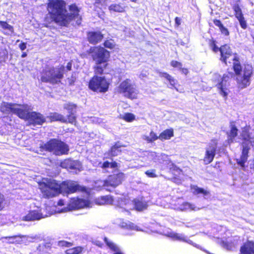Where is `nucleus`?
<instances>
[{"instance_id":"obj_27","label":"nucleus","mask_w":254,"mask_h":254,"mask_svg":"<svg viewBox=\"0 0 254 254\" xmlns=\"http://www.w3.org/2000/svg\"><path fill=\"white\" fill-rule=\"evenodd\" d=\"M113 202V197L110 195L102 196L96 199V203L99 205L110 204Z\"/></svg>"},{"instance_id":"obj_22","label":"nucleus","mask_w":254,"mask_h":254,"mask_svg":"<svg viewBox=\"0 0 254 254\" xmlns=\"http://www.w3.org/2000/svg\"><path fill=\"white\" fill-rule=\"evenodd\" d=\"M158 161L164 165V166L162 167L163 169L166 168L171 169L173 166V164L169 159L168 156L165 154L161 153L159 154V156H158Z\"/></svg>"},{"instance_id":"obj_46","label":"nucleus","mask_w":254,"mask_h":254,"mask_svg":"<svg viewBox=\"0 0 254 254\" xmlns=\"http://www.w3.org/2000/svg\"><path fill=\"white\" fill-rule=\"evenodd\" d=\"M171 65L174 67H176L180 69L182 68V64L181 63L176 61H172L171 63Z\"/></svg>"},{"instance_id":"obj_38","label":"nucleus","mask_w":254,"mask_h":254,"mask_svg":"<svg viewBox=\"0 0 254 254\" xmlns=\"http://www.w3.org/2000/svg\"><path fill=\"white\" fill-rule=\"evenodd\" d=\"M7 55L8 52L6 50L0 49V64L5 62Z\"/></svg>"},{"instance_id":"obj_64","label":"nucleus","mask_w":254,"mask_h":254,"mask_svg":"<svg viewBox=\"0 0 254 254\" xmlns=\"http://www.w3.org/2000/svg\"><path fill=\"white\" fill-rule=\"evenodd\" d=\"M126 212H127V215H129L130 214V212H128V211H126Z\"/></svg>"},{"instance_id":"obj_20","label":"nucleus","mask_w":254,"mask_h":254,"mask_svg":"<svg viewBox=\"0 0 254 254\" xmlns=\"http://www.w3.org/2000/svg\"><path fill=\"white\" fill-rule=\"evenodd\" d=\"M239 254H254V241L247 240L240 247Z\"/></svg>"},{"instance_id":"obj_58","label":"nucleus","mask_w":254,"mask_h":254,"mask_svg":"<svg viewBox=\"0 0 254 254\" xmlns=\"http://www.w3.org/2000/svg\"><path fill=\"white\" fill-rule=\"evenodd\" d=\"M64 204V201L63 199H60L58 202V205L59 206H62Z\"/></svg>"},{"instance_id":"obj_49","label":"nucleus","mask_w":254,"mask_h":254,"mask_svg":"<svg viewBox=\"0 0 254 254\" xmlns=\"http://www.w3.org/2000/svg\"><path fill=\"white\" fill-rule=\"evenodd\" d=\"M220 30L223 34L226 36L229 35V32L228 29L223 26L220 28Z\"/></svg>"},{"instance_id":"obj_54","label":"nucleus","mask_w":254,"mask_h":254,"mask_svg":"<svg viewBox=\"0 0 254 254\" xmlns=\"http://www.w3.org/2000/svg\"><path fill=\"white\" fill-rule=\"evenodd\" d=\"M233 9H234V10L235 11V13L238 12V11L240 12V11H242L240 7V6L237 4H235L233 6Z\"/></svg>"},{"instance_id":"obj_8","label":"nucleus","mask_w":254,"mask_h":254,"mask_svg":"<svg viewBox=\"0 0 254 254\" xmlns=\"http://www.w3.org/2000/svg\"><path fill=\"white\" fill-rule=\"evenodd\" d=\"M109 84L104 77L95 75L89 82V88L94 91L105 93L108 91Z\"/></svg>"},{"instance_id":"obj_39","label":"nucleus","mask_w":254,"mask_h":254,"mask_svg":"<svg viewBox=\"0 0 254 254\" xmlns=\"http://www.w3.org/2000/svg\"><path fill=\"white\" fill-rule=\"evenodd\" d=\"M134 223H125V225H122L121 227L127 230H142L136 226H133Z\"/></svg>"},{"instance_id":"obj_7","label":"nucleus","mask_w":254,"mask_h":254,"mask_svg":"<svg viewBox=\"0 0 254 254\" xmlns=\"http://www.w3.org/2000/svg\"><path fill=\"white\" fill-rule=\"evenodd\" d=\"M118 203L121 207L125 206V209H135L137 211L146 209L148 206L147 202L142 198L131 200L122 197L119 199Z\"/></svg>"},{"instance_id":"obj_12","label":"nucleus","mask_w":254,"mask_h":254,"mask_svg":"<svg viewBox=\"0 0 254 254\" xmlns=\"http://www.w3.org/2000/svg\"><path fill=\"white\" fill-rule=\"evenodd\" d=\"M90 53L96 63H106L110 57V53L103 47L91 48Z\"/></svg>"},{"instance_id":"obj_41","label":"nucleus","mask_w":254,"mask_h":254,"mask_svg":"<svg viewBox=\"0 0 254 254\" xmlns=\"http://www.w3.org/2000/svg\"><path fill=\"white\" fill-rule=\"evenodd\" d=\"M58 245L61 247H70L73 245V243L68 242L64 240L59 241L58 242Z\"/></svg>"},{"instance_id":"obj_21","label":"nucleus","mask_w":254,"mask_h":254,"mask_svg":"<svg viewBox=\"0 0 254 254\" xmlns=\"http://www.w3.org/2000/svg\"><path fill=\"white\" fill-rule=\"evenodd\" d=\"M103 37V35L100 32H90L87 35L88 41L93 44H96L100 42Z\"/></svg>"},{"instance_id":"obj_56","label":"nucleus","mask_w":254,"mask_h":254,"mask_svg":"<svg viewBox=\"0 0 254 254\" xmlns=\"http://www.w3.org/2000/svg\"><path fill=\"white\" fill-rule=\"evenodd\" d=\"M181 19L179 17H176L175 18V24L176 26H179L181 24Z\"/></svg>"},{"instance_id":"obj_45","label":"nucleus","mask_w":254,"mask_h":254,"mask_svg":"<svg viewBox=\"0 0 254 254\" xmlns=\"http://www.w3.org/2000/svg\"><path fill=\"white\" fill-rule=\"evenodd\" d=\"M145 174L149 177L155 178L156 177L155 170H147L145 172Z\"/></svg>"},{"instance_id":"obj_29","label":"nucleus","mask_w":254,"mask_h":254,"mask_svg":"<svg viewBox=\"0 0 254 254\" xmlns=\"http://www.w3.org/2000/svg\"><path fill=\"white\" fill-rule=\"evenodd\" d=\"M122 146L120 142H117L114 146L112 147L110 151L108 153V156H116L121 151L120 148Z\"/></svg>"},{"instance_id":"obj_19","label":"nucleus","mask_w":254,"mask_h":254,"mask_svg":"<svg viewBox=\"0 0 254 254\" xmlns=\"http://www.w3.org/2000/svg\"><path fill=\"white\" fill-rule=\"evenodd\" d=\"M64 108L67 111L68 114L66 118L68 122L71 124H75L76 121V106L75 104L68 103L64 105Z\"/></svg>"},{"instance_id":"obj_28","label":"nucleus","mask_w":254,"mask_h":254,"mask_svg":"<svg viewBox=\"0 0 254 254\" xmlns=\"http://www.w3.org/2000/svg\"><path fill=\"white\" fill-rule=\"evenodd\" d=\"M174 136V131L173 129H167L164 130L162 132H161L159 136V139L161 140H168L170 139L172 137Z\"/></svg>"},{"instance_id":"obj_50","label":"nucleus","mask_w":254,"mask_h":254,"mask_svg":"<svg viewBox=\"0 0 254 254\" xmlns=\"http://www.w3.org/2000/svg\"><path fill=\"white\" fill-rule=\"evenodd\" d=\"M4 196L0 193V210L3 207Z\"/></svg>"},{"instance_id":"obj_25","label":"nucleus","mask_w":254,"mask_h":254,"mask_svg":"<svg viewBox=\"0 0 254 254\" xmlns=\"http://www.w3.org/2000/svg\"><path fill=\"white\" fill-rule=\"evenodd\" d=\"M159 76L161 77H164V78L166 79L168 82L170 83L169 86H168L170 88H175L177 91L178 89L175 86L176 83H177V80L174 79L172 76H171L170 75L168 74L166 72H159Z\"/></svg>"},{"instance_id":"obj_17","label":"nucleus","mask_w":254,"mask_h":254,"mask_svg":"<svg viewBox=\"0 0 254 254\" xmlns=\"http://www.w3.org/2000/svg\"><path fill=\"white\" fill-rule=\"evenodd\" d=\"M125 178L124 174L120 173L110 176L108 179L103 183V186L108 187L111 186L115 187L120 185Z\"/></svg>"},{"instance_id":"obj_37","label":"nucleus","mask_w":254,"mask_h":254,"mask_svg":"<svg viewBox=\"0 0 254 254\" xmlns=\"http://www.w3.org/2000/svg\"><path fill=\"white\" fill-rule=\"evenodd\" d=\"M109 9L110 11H113L118 12H122L124 11V7L120 4H112L111 5Z\"/></svg>"},{"instance_id":"obj_10","label":"nucleus","mask_w":254,"mask_h":254,"mask_svg":"<svg viewBox=\"0 0 254 254\" xmlns=\"http://www.w3.org/2000/svg\"><path fill=\"white\" fill-rule=\"evenodd\" d=\"M117 91L129 98H135L137 94V90L131 84L130 80L128 79L121 83L117 88Z\"/></svg>"},{"instance_id":"obj_51","label":"nucleus","mask_w":254,"mask_h":254,"mask_svg":"<svg viewBox=\"0 0 254 254\" xmlns=\"http://www.w3.org/2000/svg\"><path fill=\"white\" fill-rule=\"evenodd\" d=\"M26 47H27V43H26L21 42L19 45V48L22 51L25 50L26 49Z\"/></svg>"},{"instance_id":"obj_4","label":"nucleus","mask_w":254,"mask_h":254,"mask_svg":"<svg viewBox=\"0 0 254 254\" xmlns=\"http://www.w3.org/2000/svg\"><path fill=\"white\" fill-rule=\"evenodd\" d=\"M241 136L244 141L242 143V153L240 158L236 160L237 164L243 169L248 160L250 145L254 146V132H250L248 127H245L242 129Z\"/></svg>"},{"instance_id":"obj_47","label":"nucleus","mask_w":254,"mask_h":254,"mask_svg":"<svg viewBox=\"0 0 254 254\" xmlns=\"http://www.w3.org/2000/svg\"><path fill=\"white\" fill-rule=\"evenodd\" d=\"M239 21L241 27L243 29H245L247 27V23L245 20L244 17H242V18H239L238 19Z\"/></svg>"},{"instance_id":"obj_6","label":"nucleus","mask_w":254,"mask_h":254,"mask_svg":"<svg viewBox=\"0 0 254 254\" xmlns=\"http://www.w3.org/2000/svg\"><path fill=\"white\" fill-rule=\"evenodd\" d=\"M40 147L53 152L56 155L67 154L69 151L68 145L64 142L56 139H52L46 143L41 144Z\"/></svg>"},{"instance_id":"obj_31","label":"nucleus","mask_w":254,"mask_h":254,"mask_svg":"<svg viewBox=\"0 0 254 254\" xmlns=\"http://www.w3.org/2000/svg\"><path fill=\"white\" fill-rule=\"evenodd\" d=\"M96 65L94 67V71L96 74H102L103 73L104 69L106 68L107 64L104 63H96Z\"/></svg>"},{"instance_id":"obj_43","label":"nucleus","mask_w":254,"mask_h":254,"mask_svg":"<svg viewBox=\"0 0 254 254\" xmlns=\"http://www.w3.org/2000/svg\"><path fill=\"white\" fill-rule=\"evenodd\" d=\"M123 119L127 122H131L134 119V116L131 113L126 114L123 117Z\"/></svg>"},{"instance_id":"obj_13","label":"nucleus","mask_w":254,"mask_h":254,"mask_svg":"<svg viewBox=\"0 0 254 254\" xmlns=\"http://www.w3.org/2000/svg\"><path fill=\"white\" fill-rule=\"evenodd\" d=\"M23 109L26 113V117L22 119L27 120L30 124L34 126L41 125L45 122V118L42 114L35 112H29V108L28 105H23Z\"/></svg>"},{"instance_id":"obj_24","label":"nucleus","mask_w":254,"mask_h":254,"mask_svg":"<svg viewBox=\"0 0 254 254\" xmlns=\"http://www.w3.org/2000/svg\"><path fill=\"white\" fill-rule=\"evenodd\" d=\"M177 208L182 211H197L200 209V208L195 206L194 204L187 202H183L177 207Z\"/></svg>"},{"instance_id":"obj_62","label":"nucleus","mask_w":254,"mask_h":254,"mask_svg":"<svg viewBox=\"0 0 254 254\" xmlns=\"http://www.w3.org/2000/svg\"><path fill=\"white\" fill-rule=\"evenodd\" d=\"M115 253L114 254H123L122 253H121L119 250L117 251V252H115Z\"/></svg>"},{"instance_id":"obj_26","label":"nucleus","mask_w":254,"mask_h":254,"mask_svg":"<svg viewBox=\"0 0 254 254\" xmlns=\"http://www.w3.org/2000/svg\"><path fill=\"white\" fill-rule=\"evenodd\" d=\"M0 26L5 35H11L14 32L13 27L5 21H0Z\"/></svg>"},{"instance_id":"obj_16","label":"nucleus","mask_w":254,"mask_h":254,"mask_svg":"<svg viewBox=\"0 0 254 254\" xmlns=\"http://www.w3.org/2000/svg\"><path fill=\"white\" fill-rule=\"evenodd\" d=\"M89 202L85 199L81 198H72L67 204L66 210L71 211L75 209H81L85 207H89Z\"/></svg>"},{"instance_id":"obj_9","label":"nucleus","mask_w":254,"mask_h":254,"mask_svg":"<svg viewBox=\"0 0 254 254\" xmlns=\"http://www.w3.org/2000/svg\"><path fill=\"white\" fill-rule=\"evenodd\" d=\"M0 110L4 114H14L20 118L26 117V113L23 109V105L2 102L0 106Z\"/></svg>"},{"instance_id":"obj_60","label":"nucleus","mask_w":254,"mask_h":254,"mask_svg":"<svg viewBox=\"0 0 254 254\" xmlns=\"http://www.w3.org/2000/svg\"><path fill=\"white\" fill-rule=\"evenodd\" d=\"M182 70V72L184 73L185 74H187L188 73V70L187 68H181Z\"/></svg>"},{"instance_id":"obj_40","label":"nucleus","mask_w":254,"mask_h":254,"mask_svg":"<svg viewBox=\"0 0 254 254\" xmlns=\"http://www.w3.org/2000/svg\"><path fill=\"white\" fill-rule=\"evenodd\" d=\"M222 246L224 248L229 251L233 250L235 248V245L231 242H223Z\"/></svg>"},{"instance_id":"obj_59","label":"nucleus","mask_w":254,"mask_h":254,"mask_svg":"<svg viewBox=\"0 0 254 254\" xmlns=\"http://www.w3.org/2000/svg\"><path fill=\"white\" fill-rule=\"evenodd\" d=\"M72 64L70 63H68L66 65V68L68 70H70L71 69Z\"/></svg>"},{"instance_id":"obj_53","label":"nucleus","mask_w":254,"mask_h":254,"mask_svg":"<svg viewBox=\"0 0 254 254\" xmlns=\"http://www.w3.org/2000/svg\"><path fill=\"white\" fill-rule=\"evenodd\" d=\"M211 47L212 49V50L214 52H217V51H219V49L214 43H212L211 44Z\"/></svg>"},{"instance_id":"obj_2","label":"nucleus","mask_w":254,"mask_h":254,"mask_svg":"<svg viewBox=\"0 0 254 254\" xmlns=\"http://www.w3.org/2000/svg\"><path fill=\"white\" fill-rule=\"evenodd\" d=\"M39 188L43 195L45 198L53 197L63 191L66 193H74L76 191H85L86 188L79 185L77 182L72 181L63 182L58 184L55 180H49L39 184Z\"/></svg>"},{"instance_id":"obj_52","label":"nucleus","mask_w":254,"mask_h":254,"mask_svg":"<svg viewBox=\"0 0 254 254\" xmlns=\"http://www.w3.org/2000/svg\"><path fill=\"white\" fill-rule=\"evenodd\" d=\"M213 22L216 26H218L219 28V29L223 26L221 22L219 20L215 19L214 20Z\"/></svg>"},{"instance_id":"obj_33","label":"nucleus","mask_w":254,"mask_h":254,"mask_svg":"<svg viewBox=\"0 0 254 254\" xmlns=\"http://www.w3.org/2000/svg\"><path fill=\"white\" fill-rule=\"evenodd\" d=\"M192 192L194 194H202L204 195L209 194V192L202 188H198L196 186H193L191 187Z\"/></svg>"},{"instance_id":"obj_61","label":"nucleus","mask_w":254,"mask_h":254,"mask_svg":"<svg viewBox=\"0 0 254 254\" xmlns=\"http://www.w3.org/2000/svg\"><path fill=\"white\" fill-rule=\"evenodd\" d=\"M27 56L26 52H23L21 55L22 58H25Z\"/></svg>"},{"instance_id":"obj_55","label":"nucleus","mask_w":254,"mask_h":254,"mask_svg":"<svg viewBox=\"0 0 254 254\" xmlns=\"http://www.w3.org/2000/svg\"><path fill=\"white\" fill-rule=\"evenodd\" d=\"M235 13V16H236V17L238 19L239 18H242V17H243V14L242 12V11H240V12H236Z\"/></svg>"},{"instance_id":"obj_5","label":"nucleus","mask_w":254,"mask_h":254,"mask_svg":"<svg viewBox=\"0 0 254 254\" xmlns=\"http://www.w3.org/2000/svg\"><path fill=\"white\" fill-rule=\"evenodd\" d=\"M64 67L63 66L60 67H47L41 75V80L44 82H50L56 84L60 82L63 78Z\"/></svg>"},{"instance_id":"obj_35","label":"nucleus","mask_w":254,"mask_h":254,"mask_svg":"<svg viewBox=\"0 0 254 254\" xmlns=\"http://www.w3.org/2000/svg\"><path fill=\"white\" fill-rule=\"evenodd\" d=\"M66 162L69 165L70 169L78 170V171H80L81 167L79 162L77 161H67Z\"/></svg>"},{"instance_id":"obj_48","label":"nucleus","mask_w":254,"mask_h":254,"mask_svg":"<svg viewBox=\"0 0 254 254\" xmlns=\"http://www.w3.org/2000/svg\"><path fill=\"white\" fill-rule=\"evenodd\" d=\"M99 165L103 168H109V167H110V162H109V161H105L103 163H102L101 162H100L99 163Z\"/></svg>"},{"instance_id":"obj_36","label":"nucleus","mask_w":254,"mask_h":254,"mask_svg":"<svg viewBox=\"0 0 254 254\" xmlns=\"http://www.w3.org/2000/svg\"><path fill=\"white\" fill-rule=\"evenodd\" d=\"M104 241L105 242L107 246L112 251L114 252H117L119 251L118 247L116 246L115 244L113 242L109 241L107 238L105 237L104 238Z\"/></svg>"},{"instance_id":"obj_1","label":"nucleus","mask_w":254,"mask_h":254,"mask_svg":"<svg viewBox=\"0 0 254 254\" xmlns=\"http://www.w3.org/2000/svg\"><path fill=\"white\" fill-rule=\"evenodd\" d=\"M65 3L63 0H51L48 5V10L52 18L57 23L65 25L69 21L76 20L77 25L81 23V19L78 14L79 9L75 4L69 6L70 14L68 15L65 8Z\"/></svg>"},{"instance_id":"obj_44","label":"nucleus","mask_w":254,"mask_h":254,"mask_svg":"<svg viewBox=\"0 0 254 254\" xmlns=\"http://www.w3.org/2000/svg\"><path fill=\"white\" fill-rule=\"evenodd\" d=\"M104 45L106 48L111 49H113L115 46L114 42L112 40L106 41Z\"/></svg>"},{"instance_id":"obj_14","label":"nucleus","mask_w":254,"mask_h":254,"mask_svg":"<svg viewBox=\"0 0 254 254\" xmlns=\"http://www.w3.org/2000/svg\"><path fill=\"white\" fill-rule=\"evenodd\" d=\"M234 76L232 72H227L223 74L221 81L217 85V88L220 90V93L224 97L228 95V87L230 85L231 79Z\"/></svg>"},{"instance_id":"obj_57","label":"nucleus","mask_w":254,"mask_h":254,"mask_svg":"<svg viewBox=\"0 0 254 254\" xmlns=\"http://www.w3.org/2000/svg\"><path fill=\"white\" fill-rule=\"evenodd\" d=\"M118 166L117 163L116 162H110V167L112 168H116Z\"/></svg>"},{"instance_id":"obj_23","label":"nucleus","mask_w":254,"mask_h":254,"mask_svg":"<svg viewBox=\"0 0 254 254\" xmlns=\"http://www.w3.org/2000/svg\"><path fill=\"white\" fill-rule=\"evenodd\" d=\"M238 129L234 125V123L230 124V130L228 133V139L229 143H232L235 140V138L238 135Z\"/></svg>"},{"instance_id":"obj_18","label":"nucleus","mask_w":254,"mask_h":254,"mask_svg":"<svg viewBox=\"0 0 254 254\" xmlns=\"http://www.w3.org/2000/svg\"><path fill=\"white\" fill-rule=\"evenodd\" d=\"M41 211V209L30 210L22 217V220L25 221H39L42 218L47 217V215L43 214Z\"/></svg>"},{"instance_id":"obj_30","label":"nucleus","mask_w":254,"mask_h":254,"mask_svg":"<svg viewBox=\"0 0 254 254\" xmlns=\"http://www.w3.org/2000/svg\"><path fill=\"white\" fill-rule=\"evenodd\" d=\"M50 120L51 121H60L63 123H66L68 122L66 117L57 113L52 114L50 116Z\"/></svg>"},{"instance_id":"obj_63","label":"nucleus","mask_w":254,"mask_h":254,"mask_svg":"<svg viewBox=\"0 0 254 254\" xmlns=\"http://www.w3.org/2000/svg\"><path fill=\"white\" fill-rule=\"evenodd\" d=\"M96 245L98 246L99 247H102V246H103V244H102V243L97 244V243Z\"/></svg>"},{"instance_id":"obj_15","label":"nucleus","mask_w":254,"mask_h":254,"mask_svg":"<svg viewBox=\"0 0 254 254\" xmlns=\"http://www.w3.org/2000/svg\"><path fill=\"white\" fill-rule=\"evenodd\" d=\"M217 145V140H212L211 142L205 148V153L203 159L205 164H209L213 161L216 154Z\"/></svg>"},{"instance_id":"obj_3","label":"nucleus","mask_w":254,"mask_h":254,"mask_svg":"<svg viewBox=\"0 0 254 254\" xmlns=\"http://www.w3.org/2000/svg\"><path fill=\"white\" fill-rule=\"evenodd\" d=\"M233 67L238 88L242 89L249 86L253 73L252 65L246 64L242 67L240 62H235Z\"/></svg>"},{"instance_id":"obj_32","label":"nucleus","mask_w":254,"mask_h":254,"mask_svg":"<svg viewBox=\"0 0 254 254\" xmlns=\"http://www.w3.org/2000/svg\"><path fill=\"white\" fill-rule=\"evenodd\" d=\"M143 139L148 142H152L159 139V136H157L154 132L151 131L148 135H143Z\"/></svg>"},{"instance_id":"obj_42","label":"nucleus","mask_w":254,"mask_h":254,"mask_svg":"<svg viewBox=\"0 0 254 254\" xmlns=\"http://www.w3.org/2000/svg\"><path fill=\"white\" fill-rule=\"evenodd\" d=\"M158 156H159V154H157L154 152H151L148 153V157L153 160L154 162L158 161Z\"/></svg>"},{"instance_id":"obj_11","label":"nucleus","mask_w":254,"mask_h":254,"mask_svg":"<svg viewBox=\"0 0 254 254\" xmlns=\"http://www.w3.org/2000/svg\"><path fill=\"white\" fill-rule=\"evenodd\" d=\"M221 54L220 60L226 64L227 63H232L233 66L234 65L235 62H240L239 58L235 54H233L230 47L227 45L221 46L219 49Z\"/></svg>"},{"instance_id":"obj_34","label":"nucleus","mask_w":254,"mask_h":254,"mask_svg":"<svg viewBox=\"0 0 254 254\" xmlns=\"http://www.w3.org/2000/svg\"><path fill=\"white\" fill-rule=\"evenodd\" d=\"M83 251V248L77 246L68 249L65 251V254H80Z\"/></svg>"}]
</instances>
